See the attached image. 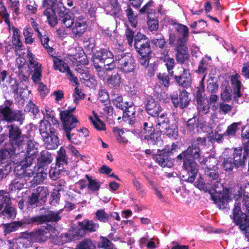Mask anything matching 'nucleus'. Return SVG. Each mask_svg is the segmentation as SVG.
Masks as SVG:
<instances>
[{"instance_id":"obj_1","label":"nucleus","mask_w":249,"mask_h":249,"mask_svg":"<svg viewBox=\"0 0 249 249\" xmlns=\"http://www.w3.org/2000/svg\"><path fill=\"white\" fill-rule=\"evenodd\" d=\"M206 141L205 138L197 137L194 139L191 146L177 156L178 160H183L184 173L182 176V180L190 183L195 181L198 170V166L195 159L199 157V146L204 145Z\"/></svg>"},{"instance_id":"obj_2","label":"nucleus","mask_w":249,"mask_h":249,"mask_svg":"<svg viewBox=\"0 0 249 249\" xmlns=\"http://www.w3.org/2000/svg\"><path fill=\"white\" fill-rule=\"evenodd\" d=\"M27 157L24 160L17 162L15 166V174L25 180H29L34 175L35 166H32L33 160L38 152L37 148L31 140L27 142Z\"/></svg>"},{"instance_id":"obj_3","label":"nucleus","mask_w":249,"mask_h":249,"mask_svg":"<svg viewBox=\"0 0 249 249\" xmlns=\"http://www.w3.org/2000/svg\"><path fill=\"white\" fill-rule=\"evenodd\" d=\"M75 109V106L69 107L68 110L61 111L60 116L65 136L71 143L78 145L81 143L82 140L78 129L73 130L79 123L72 113Z\"/></svg>"},{"instance_id":"obj_4","label":"nucleus","mask_w":249,"mask_h":249,"mask_svg":"<svg viewBox=\"0 0 249 249\" xmlns=\"http://www.w3.org/2000/svg\"><path fill=\"white\" fill-rule=\"evenodd\" d=\"M51 229L52 227L47 225L45 229H38L37 230L29 233L22 232L21 237L17 239L13 243L10 240H0V246L1 247V249H20L21 247L19 246L18 248H14L15 244H21L23 247V244L22 243L25 239L33 242L45 241L51 235L49 231Z\"/></svg>"},{"instance_id":"obj_5","label":"nucleus","mask_w":249,"mask_h":249,"mask_svg":"<svg viewBox=\"0 0 249 249\" xmlns=\"http://www.w3.org/2000/svg\"><path fill=\"white\" fill-rule=\"evenodd\" d=\"M60 20L66 28L71 29L70 35L74 39L82 36L87 30L86 20L82 16L73 17L72 15L66 13L60 16Z\"/></svg>"},{"instance_id":"obj_6","label":"nucleus","mask_w":249,"mask_h":249,"mask_svg":"<svg viewBox=\"0 0 249 249\" xmlns=\"http://www.w3.org/2000/svg\"><path fill=\"white\" fill-rule=\"evenodd\" d=\"M220 180L218 178L213 184L212 188L215 191V194L212 196V197L220 209L226 210L227 209L229 210V208L227 207L228 203L232 200L231 197V189H225L224 190L223 183L220 182Z\"/></svg>"},{"instance_id":"obj_7","label":"nucleus","mask_w":249,"mask_h":249,"mask_svg":"<svg viewBox=\"0 0 249 249\" xmlns=\"http://www.w3.org/2000/svg\"><path fill=\"white\" fill-rule=\"evenodd\" d=\"M115 62L120 71L127 74L134 72L136 68V62L130 53H121L115 56Z\"/></svg>"},{"instance_id":"obj_8","label":"nucleus","mask_w":249,"mask_h":249,"mask_svg":"<svg viewBox=\"0 0 249 249\" xmlns=\"http://www.w3.org/2000/svg\"><path fill=\"white\" fill-rule=\"evenodd\" d=\"M8 134L10 144H8L7 147L19 148L24 144L27 138V137L22 134L20 128L14 124L7 126Z\"/></svg>"},{"instance_id":"obj_9","label":"nucleus","mask_w":249,"mask_h":249,"mask_svg":"<svg viewBox=\"0 0 249 249\" xmlns=\"http://www.w3.org/2000/svg\"><path fill=\"white\" fill-rule=\"evenodd\" d=\"M62 210L58 212L49 210L45 211L43 214L36 215L30 217V222L33 224H42L48 222H57L61 218L60 214Z\"/></svg>"},{"instance_id":"obj_10","label":"nucleus","mask_w":249,"mask_h":249,"mask_svg":"<svg viewBox=\"0 0 249 249\" xmlns=\"http://www.w3.org/2000/svg\"><path fill=\"white\" fill-rule=\"evenodd\" d=\"M0 114L2 116V119L8 122L18 121L21 124L24 120L22 111L19 110L13 111L12 109L8 106H0Z\"/></svg>"},{"instance_id":"obj_11","label":"nucleus","mask_w":249,"mask_h":249,"mask_svg":"<svg viewBox=\"0 0 249 249\" xmlns=\"http://www.w3.org/2000/svg\"><path fill=\"white\" fill-rule=\"evenodd\" d=\"M143 125V127L141 132L144 139L147 140L149 143L151 144H159L160 145L162 142L161 141V139L157 136V134L153 133L154 130L153 128L152 124L144 122Z\"/></svg>"},{"instance_id":"obj_12","label":"nucleus","mask_w":249,"mask_h":249,"mask_svg":"<svg viewBox=\"0 0 249 249\" xmlns=\"http://www.w3.org/2000/svg\"><path fill=\"white\" fill-rule=\"evenodd\" d=\"M134 46L140 55H149L151 53L149 42L141 34H138L135 37Z\"/></svg>"},{"instance_id":"obj_13","label":"nucleus","mask_w":249,"mask_h":249,"mask_svg":"<svg viewBox=\"0 0 249 249\" xmlns=\"http://www.w3.org/2000/svg\"><path fill=\"white\" fill-rule=\"evenodd\" d=\"M98 60L104 64V65L108 66L111 64H115L114 55L111 52L107 49H103L97 51L93 55L92 62Z\"/></svg>"},{"instance_id":"obj_14","label":"nucleus","mask_w":249,"mask_h":249,"mask_svg":"<svg viewBox=\"0 0 249 249\" xmlns=\"http://www.w3.org/2000/svg\"><path fill=\"white\" fill-rule=\"evenodd\" d=\"M53 68L55 70H58L61 72H66L68 79L71 82H73L76 85L78 84V79L71 72L68 65L64 61L53 57Z\"/></svg>"},{"instance_id":"obj_15","label":"nucleus","mask_w":249,"mask_h":249,"mask_svg":"<svg viewBox=\"0 0 249 249\" xmlns=\"http://www.w3.org/2000/svg\"><path fill=\"white\" fill-rule=\"evenodd\" d=\"M175 29L182 36V37H179L176 40L175 36L171 35L169 37L170 43L186 44L189 35L188 28L184 25L178 24L176 25Z\"/></svg>"},{"instance_id":"obj_16","label":"nucleus","mask_w":249,"mask_h":249,"mask_svg":"<svg viewBox=\"0 0 249 249\" xmlns=\"http://www.w3.org/2000/svg\"><path fill=\"white\" fill-rule=\"evenodd\" d=\"M171 98L173 104L176 107H179L183 108L187 107L189 103L190 100L188 98V93L185 90H182L179 92L178 101L177 94H173L171 95Z\"/></svg>"},{"instance_id":"obj_17","label":"nucleus","mask_w":249,"mask_h":249,"mask_svg":"<svg viewBox=\"0 0 249 249\" xmlns=\"http://www.w3.org/2000/svg\"><path fill=\"white\" fill-rule=\"evenodd\" d=\"M176 47L177 52L176 54L177 61L180 63H183L188 59L189 54L188 51V47L186 44L174 43L172 44Z\"/></svg>"},{"instance_id":"obj_18","label":"nucleus","mask_w":249,"mask_h":249,"mask_svg":"<svg viewBox=\"0 0 249 249\" xmlns=\"http://www.w3.org/2000/svg\"><path fill=\"white\" fill-rule=\"evenodd\" d=\"M93 66L96 70L97 76L102 80L107 81V71H112L116 67L115 64H111L108 66H100L97 61H93Z\"/></svg>"},{"instance_id":"obj_19","label":"nucleus","mask_w":249,"mask_h":249,"mask_svg":"<svg viewBox=\"0 0 249 249\" xmlns=\"http://www.w3.org/2000/svg\"><path fill=\"white\" fill-rule=\"evenodd\" d=\"M30 218L21 221H15L4 225V231L5 234L15 231L20 228H25L27 225L33 224L30 222Z\"/></svg>"},{"instance_id":"obj_20","label":"nucleus","mask_w":249,"mask_h":249,"mask_svg":"<svg viewBox=\"0 0 249 249\" xmlns=\"http://www.w3.org/2000/svg\"><path fill=\"white\" fill-rule=\"evenodd\" d=\"M145 109L147 113L152 116H157L162 110L160 104L151 97L147 99Z\"/></svg>"},{"instance_id":"obj_21","label":"nucleus","mask_w":249,"mask_h":249,"mask_svg":"<svg viewBox=\"0 0 249 249\" xmlns=\"http://www.w3.org/2000/svg\"><path fill=\"white\" fill-rule=\"evenodd\" d=\"M205 124V122L195 117L188 120L186 122V128L189 131L195 133L199 131V128L202 129Z\"/></svg>"},{"instance_id":"obj_22","label":"nucleus","mask_w":249,"mask_h":249,"mask_svg":"<svg viewBox=\"0 0 249 249\" xmlns=\"http://www.w3.org/2000/svg\"><path fill=\"white\" fill-rule=\"evenodd\" d=\"M39 130L42 138L56 133L55 128L51 126V123L48 120H42L40 121Z\"/></svg>"},{"instance_id":"obj_23","label":"nucleus","mask_w":249,"mask_h":249,"mask_svg":"<svg viewBox=\"0 0 249 249\" xmlns=\"http://www.w3.org/2000/svg\"><path fill=\"white\" fill-rule=\"evenodd\" d=\"M180 70H183V73L179 76H175V79L178 84L184 88H187L191 85V77L189 70L180 68Z\"/></svg>"},{"instance_id":"obj_24","label":"nucleus","mask_w":249,"mask_h":249,"mask_svg":"<svg viewBox=\"0 0 249 249\" xmlns=\"http://www.w3.org/2000/svg\"><path fill=\"white\" fill-rule=\"evenodd\" d=\"M154 160L161 167L171 168L173 166V161L168 154L162 153L156 155L154 157Z\"/></svg>"},{"instance_id":"obj_25","label":"nucleus","mask_w":249,"mask_h":249,"mask_svg":"<svg viewBox=\"0 0 249 249\" xmlns=\"http://www.w3.org/2000/svg\"><path fill=\"white\" fill-rule=\"evenodd\" d=\"M43 6L48 7L57 10L60 16H63L65 8L62 0H44Z\"/></svg>"},{"instance_id":"obj_26","label":"nucleus","mask_w":249,"mask_h":249,"mask_svg":"<svg viewBox=\"0 0 249 249\" xmlns=\"http://www.w3.org/2000/svg\"><path fill=\"white\" fill-rule=\"evenodd\" d=\"M122 83V77L118 72H113L107 78L106 83L110 88L117 89Z\"/></svg>"},{"instance_id":"obj_27","label":"nucleus","mask_w":249,"mask_h":249,"mask_svg":"<svg viewBox=\"0 0 249 249\" xmlns=\"http://www.w3.org/2000/svg\"><path fill=\"white\" fill-rule=\"evenodd\" d=\"M123 120L130 125H133L135 121V110L134 107L130 106L129 107H124Z\"/></svg>"},{"instance_id":"obj_28","label":"nucleus","mask_w":249,"mask_h":249,"mask_svg":"<svg viewBox=\"0 0 249 249\" xmlns=\"http://www.w3.org/2000/svg\"><path fill=\"white\" fill-rule=\"evenodd\" d=\"M53 160L52 155L46 150L41 151L37 159V166L40 168H45L50 164Z\"/></svg>"},{"instance_id":"obj_29","label":"nucleus","mask_w":249,"mask_h":249,"mask_svg":"<svg viewBox=\"0 0 249 249\" xmlns=\"http://www.w3.org/2000/svg\"><path fill=\"white\" fill-rule=\"evenodd\" d=\"M42 139L44 145L48 149H56L59 145V141L56 133Z\"/></svg>"},{"instance_id":"obj_30","label":"nucleus","mask_w":249,"mask_h":249,"mask_svg":"<svg viewBox=\"0 0 249 249\" xmlns=\"http://www.w3.org/2000/svg\"><path fill=\"white\" fill-rule=\"evenodd\" d=\"M55 11H57V10L53 8L48 7L43 12V14L46 17L49 24L52 27L56 25L57 23Z\"/></svg>"},{"instance_id":"obj_31","label":"nucleus","mask_w":249,"mask_h":249,"mask_svg":"<svg viewBox=\"0 0 249 249\" xmlns=\"http://www.w3.org/2000/svg\"><path fill=\"white\" fill-rule=\"evenodd\" d=\"M80 225L81 227L85 230H87L90 232L96 231L99 227V225L98 223H94L92 221H89L88 220H84L80 224Z\"/></svg>"},{"instance_id":"obj_32","label":"nucleus","mask_w":249,"mask_h":249,"mask_svg":"<svg viewBox=\"0 0 249 249\" xmlns=\"http://www.w3.org/2000/svg\"><path fill=\"white\" fill-rule=\"evenodd\" d=\"M209 66L208 61L204 59H202L199 64L198 69L196 71L198 73L204 74V75L200 82V84H203Z\"/></svg>"},{"instance_id":"obj_33","label":"nucleus","mask_w":249,"mask_h":249,"mask_svg":"<svg viewBox=\"0 0 249 249\" xmlns=\"http://www.w3.org/2000/svg\"><path fill=\"white\" fill-rule=\"evenodd\" d=\"M8 145H6L5 148L0 150V160L4 161L6 159H8L16 153V147H7Z\"/></svg>"},{"instance_id":"obj_34","label":"nucleus","mask_w":249,"mask_h":249,"mask_svg":"<svg viewBox=\"0 0 249 249\" xmlns=\"http://www.w3.org/2000/svg\"><path fill=\"white\" fill-rule=\"evenodd\" d=\"M56 160V164L59 167H60V165H63L67 163L68 158L66 156V151L62 147H61L57 152Z\"/></svg>"},{"instance_id":"obj_35","label":"nucleus","mask_w":249,"mask_h":249,"mask_svg":"<svg viewBox=\"0 0 249 249\" xmlns=\"http://www.w3.org/2000/svg\"><path fill=\"white\" fill-rule=\"evenodd\" d=\"M45 168L38 167V171L34 177L33 181L31 182L32 184H39L43 180L47 177V173L44 171Z\"/></svg>"},{"instance_id":"obj_36","label":"nucleus","mask_w":249,"mask_h":249,"mask_svg":"<svg viewBox=\"0 0 249 249\" xmlns=\"http://www.w3.org/2000/svg\"><path fill=\"white\" fill-rule=\"evenodd\" d=\"M217 170V168L216 167H213V168H211L207 166L205 169V175L210 180L218 179L219 173Z\"/></svg>"},{"instance_id":"obj_37","label":"nucleus","mask_w":249,"mask_h":249,"mask_svg":"<svg viewBox=\"0 0 249 249\" xmlns=\"http://www.w3.org/2000/svg\"><path fill=\"white\" fill-rule=\"evenodd\" d=\"M75 249H96V247L91 240L85 239L77 244Z\"/></svg>"},{"instance_id":"obj_38","label":"nucleus","mask_w":249,"mask_h":249,"mask_svg":"<svg viewBox=\"0 0 249 249\" xmlns=\"http://www.w3.org/2000/svg\"><path fill=\"white\" fill-rule=\"evenodd\" d=\"M111 98L114 105L118 108L124 109V106L123 102V98L121 95L118 93L113 92L111 94Z\"/></svg>"},{"instance_id":"obj_39","label":"nucleus","mask_w":249,"mask_h":249,"mask_svg":"<svg viewBox=\"0 0 249 249\" xmlns=\"http://www.w3.org/2000/svg\"><path fill=\"white\" fill-rule=\"evenodd\" d=\"M125 12L131 26L133 27H136L137 24V15L134 13L132 9L129 6H127Z\"/></svg>"},{"instance_id":"obj_40","label":"nucleus","mask_w":249,"mask_h":249,"mask_svg":"<svg viewBox=\"0 0 249 249\" xmlns=\"http://www.w3.org/2000/svg\"><path fill=\"white\" fill-rule=\"evenodd\" d=\"M1 214L7 218H14L16 215V212L15 209L10 206L7 205L5 206V208L2 211Z\"/></svg>"},{"instance_id":"obj_41","label":"nucleus","mask_w":249,"mask_h":249,"mask_svg":"<svg viewBox=\"0 0 249 249\" xmlns=\"http://www.w3.org/2000/svg\"><path fill=\"white\" fill-rule=\"evenodd\" d=\"M89 119L95 128L98 130H103L105 129V125L103 122L96 115L93 117L90 116Z\"/></svg>"},{"instance_id":"obj_42","label":"nucleus","mask_w":249,"mask_h":249,"mask_svg":"<svg viewBox=\"0 0 249 249\" xmlns=\"http://www.w3.org/2000/svg\"><path fill=\"white\" fill-rule=\"evenodd\" d=\"M168 123V120L167 119L166 114L162 113L157 118L156 127L157 129L165 128L167 129L166 126Z\"/></svg>"},{"instance_id":"obj_43","label":"nucleus","mask_w":249,"mask_h":249,"mask_svg":"<svg viewBox=\"0 0 249 249\" xmlns=\"http://www.w3.org/2000/svg\"><path fill=\"white\" fill-rule=\"evenodd\" d=\"M0 15L5 21V23L8 25L9 30L11 29L10 20L9 18V15L7 13V9L3 6V3L0 1Z\"/></svg>"},{"instance_id":"obj_44","label":"nucleus","mask_w":249,"mask_h":249,"mask_svg":"<svg viewBox=\"0 0 249 249\" xmlns=\"http://www.w3.org/2000/svg\"><path fill=\"white\" fill-rule=\"evenodd\" d=\"M197 103V109L200 113L206 114L209 112L210 107L207 99Z\"/></svg>"},{"instance_id":"obj_45","label":"nucleus","mask_w":249,"mask_h":249,"mask_svg":"<svg viewBox=\"0 0 249 249\" xmlns=\"http://www.w3.org/2000/svg\"><path fill=\"white\" fill-rule=\"evenodd\" d=\"M86 178L89 181L88 188L92 191H98L100 187V183L96 179H92L88 175H86Z\"/></svg>"},{"instance_id":"obj_46","label":"nucleus","mask_w":249,"mask_h":249,"mask_svg":"<svg viewBox=\"0 0 249 249\" xmlns=\"http://www.w3.org/2000/svg\"><path fill=\"white\" fill-rule=\"evenodd\" d=\"M11 169V166L9 163L0 160V175L1 177L7 175Z\"/></svg>"},{"instance_id":"obj_47","label":"nucleus","mask_w":249,"mask_h":249,"mask_svg":"<svg viewBox=\"0 0 249 249\" xmlns=\"http://www.w3.org/2000/svg\"><path fill=\"white\" fill-rule=\"evenodd\" d=\"M40 200H43L49 195L48 189L44 186L37 187L35 192Z\"/></svg>"},{"instance_id":"obj_48","label":"nucleus","mask_w":249,"mask_h":249,"mask_svg":"<svg viewBox=\"0 0 249 249\" xmlns=\"http://www.w3.org/2000/svg\"><path fill=\"white\" fill-rule=\"evenodd\" d=\"M0 201L1 205H10L11 199L9 194L4 190L0 191Z\"/></svg>"},{"instance_id":"obj_49","label":"nucleus","mask_w":249,"mask_h":249,"mask_svg":"<svg viewBox=\"0 0 249 249\" xmlns=\"http://www.w3.org/2000/svg\"><path fill=\"white\" fill-rule=\"evenodd\" d=\"M96 218L101 222H107L109 220V215L104 210H98L96 212Z\"/></svg>"},{"instance_id":"obj_50","label":"nucleus","mask_w":249,"mask_h":249,"mask_svg":"<svg viewBox=\"0 0 249 249\" xmlns=\"http://www.w3.org/2000/svg\"><path fill=\"white\" fill-rule=\"evenodd\" d=\"M23 34L25 37L26 43L32 44L34 41V39L32 37L33 31L32 29L28 27H25Z\"/></svg>"},{"instance_id":"obj_51","label":"nucleus","mask_w":249,"mask_h":249,"mask_svg":"<svg viewBox=\"0 0 249 249\" xmlns=\"http://www.w3.org/2000/svg\"><path fill=\"white\" fill-rule=\"evenodd\" d=\"M152 42L157 47H159L160 48L162 49L165 44V41L163 39V37L160 34H158L156 37H154Z\"/></svg>"},{"instance_id":"obj_52","label":"nucleus","mask_w":249,"mask_h":249,"mask_svg":"<svg viewBox=\"0 0 249 249\" xmlns=\"http://www.w3.org/2000/svg\"><path fill=\"white\" fill-rule=\"evenodd\" d=\"M159 82L165 87H168L170 85V81L168 75L165 73H159L157 75Z\"/></svg>"},{"instance_id":"obj_53","label":"nucleus","mask_w":249,"mask_h":249,"mask_svg":"<svg viewBox=\"0 0 249 249\" xmlns=\"http://www.w3.org/2000/svg\"><path fill=\"white\" fill-rule=\"evenodd\" d=\"M26 7L30 14H35L37 11V5L34 0H26Z\"/></svg>"},{"instance_id":"obj_54","label":"nucleus","mask_w":249,"mask_h":249,"mask_svg":"<svg viewBox=\"0 0 249 249\" xmlns=\"http://www.w3.org/2000/svg\"><path fill=\"white\" fill-rule=\"evenodd\" d=\"M232 93V91L231 87L229 86H226L221 93L222 100H227L231 99Z\"/></svg>"},{"instance_id":"obj_55","label":"nucleus","mask_w":249,"mask_h":249,"mask_svg":"<svg viewBox=\"0 0 249 249\" xmlns=\"http://www.w3.org/2000/svg\"><path fill=\"white\" fill-rule=\"evenodd\" d=\"M41 67H37L32 70L34 72L32 74V79L35 83H38L40 80L42 76Z\"/></svg>"},{"instance_id":"obj_56","label":"nucleus","mask_w":249,"mask_h":249,"mask_svg":"<svg viewBox=\"0 0 249 249\" xmlns=\"http://www.w3.org/2000/svg\"><path fill=\"white\" fill-rule=\"evenodd\" d=\"M164 62H165V65L167 67L169 74L171 76H173L174 71H172V70L175 65L174 59L173 58L168 57L164 60Z\"/></svg>"},{"instance_id":"obj_57","label":"nucleus","mask_w":249,"mask_h":249,"mask_svg":"<svg viewBox=\"0 0 249 249\" xmlns=\"http://www.w3.org/2000/svg\"><path fill=\"white\" fill-rule=\"evenodd\" d=\"M8 3L11 9L18 15L19 10L18 0H8Z\"/></svg>"},{"instance_id":"obj_58","label":"nucleus","mask_w":249,"mask_h":249,"mask_svg":"<svg viewBox=\"0 0 249 249\" xmlns=\"http://www.w3.org/2000/svg\"><path fill=\"white\" fill-rule=\"evenodd\" d=\"M28 61H29V68L32 70L33 68L37 67H41V65L37 62L35 59L33 55L31 53H28Z\"/></svg>"},{"instance_id":"obj_59","label":"nucleus","mask_w":249,"mask_h":249,"mask_svg":"<svg viewBox=\"0 0 249 249\" xmlns=\"http://www.w3.org/2000/svg\"><path fill=\"white\" fill-rule=\"evenodd\" d=\"M84 94L77 87L75 88L74 92L73 94L74 98L73 101L76 105L78 104V101L84 98Z\"/></svg>"},{"instance_id":"obj_60","label":"nucleus","mask_w":249,"mask_h":249,"mask_svg":"<svg viewBox=\"0 0 249 249\" xmlns=\"http://www.w3.org/2000/svg\"><path fill=\"white\" fill-rule=\"evenodd\" d=\"M98 99L102 103H106L108 101L109 95L106 89H101L99 91Z\"/></svg>"},{"instance_id":"obj_61","label":"nucleus","mask_w":249,"mask_h":249,"mask_svg":"<svg viewBox=\"0 0 249 249\" xmlns=\"http://www.w3.org/2000/svg\"><path fill=\"white\" fill-rule=\"evenodd\" d=\"M200 85L202 86V88H198L196 92V101L199 102L204 101L207 99L204 96V90L203 87V84Z\"/></svg>"},{"instance_id":"obj_62","label":"nucleus","mask_w":249,"mask_h":249,"mask_svg":"<svg viewBox=\"0 0 249 249\" xmlns=\"http://www.w3.org/2000/svg\"><path fill=\"white\" fill-rule=\"evenodd\" d=\"M231 159H229L225 160L223 163V167L226 172H230L233 168Z\"/></svg>"},{"instance_id":"obj_63","label":"nucleus","mask_w":249,"mask_h":249,"mask_svg":"<svg viewBox=\"0 0 249 249\" xmlns=\"http://www.w3.org/2000/svg\"><path fill=\"white\" fill-rule=\"evenodd\" d=\"M10 88L13 91V92L16 95H18V82L15 79H11L10 82Z\"/></svg>"},{"instance_id":"obj_64","label":"nucleus","mask_w":249,"mask_h":249,"mask_svg":"<svg viewBox=\"0 0 249 249\" xmlns=\"http://www.w3.org/2000/svg\"><path fill=\"white\" fill-rule=\"evenodd\" d=\"M59 175V169L56 168L51 167L49 171V176L53 180H55Z\"/></svg>"}]
</instances>
